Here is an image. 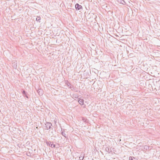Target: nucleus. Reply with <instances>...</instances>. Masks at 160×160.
Masks as SVG:
<instances>
[{"instance_id":"obj_1","label":"nucleus","mask_w":160,"mask_h":160,"mask_svg":"<svg viewBox=\"0 0 160 160\" xmlns=\"http://www.w3.org/2000/svg\"><path fill=\"white\" fill-rule=\"evenodd\" d=\"M46 144L48 146H50L52 148H55V145L53 143L51 144V142L50 141L47 142Z\"/></svg>"},{"instance_id":"obj_2","label":"nucleus","mask_w":160,"mask_h":160,"mask_svg":"<svg viewBox=\"0 0 160 160\" xmlns=\"http://www.w3.org/2000/svg\"><path fill=\"white\" fill-rule=\"evenodd\" d=\"M75 8L77 10H79L82 8V7L79 5L78 3H77L75 6Z\"/></svg>"},{"instance_id":"obj_3","label":"nucleus","mask_w":160,"mask_h":160,"mask_svg":"<svg viewBox=\"0 0 160 160\" xmlns=\"http://www.w3.org/2000/svg\"><path fill=\"white\" fill-rule=\"evenodd\" d=\"M46 127L47 129H50L51 128V126H52L51 123L49 122H47L45 124Z\"/></svg>"},{"instance_id":"obj_4","label":"nucleus","mask_w":160,"mask_h":160,"mask_svg":"<svg viewBox=\"0 0 160 160\" xmlns=\"http://www.w3.org/2000/svg\"><path fill=\"white\" fill-rule=\"evenodd\" d=\"M149 147L147 145L144 146L143 148L142 149V150L144 152H146L149 149Z\"/></svg>"},{"instance_id":"obj_5","label":"nucleus","mask_w":160,"mask_h":160,"mask_svg":"<svg viewBox=\"0 0 160 160\" xmlns=\"http://www.w3.org/2000/svg\"><path fill=\"white\" fill-rule=\"evenodd\" d=\"M78 102L81 105H82L84 104V101L82 99H79L78 100Z\"/></svg>"},{"instance_id":"obj_6","label":"nucleus","mask_w":160,"mask_h":160,"mask_svg":"<svg viewBox=\"0 0 160 160\" xmlns=\"http://www.w3.org/2000/svg\"><path fill=\"white\" fill-rule=\"evenodd\" d=\"M12 64H13L12 67H13V68L16 69L17 67V62H14L12 63Z\"/></svg>"},{"instance_id":"obj_7","label":"nucleus","mask_w":160,"mask_h":160,"mask_svg":"<svg viewBox=\"0 0 160 160\" xmlns=\"http://www.w3.org/2000/svg\"><path fill=\"white\" fill-rule=\"evenodd\" d=\"M117 1L118 2L123 4H124L125 3L124 0H117Z\"/></svg>"},{"instance_id":"obj_8","label":"nucleus","mask_w":160,"mask_h":160,"mask_svg":"<svg viewBox=\"0 0 160 160\" xmlns=\"http://www.w3.org/2000/svg\"><path fill=\"white\" fill-rule=\"evenodd\" d=\"M84 154H81L79 157L80 160H83L84 158Z\"/></svg>"},{"instance_id":"obj_9","label":"nucleus","mask_w":160,"mask_h":160,"mask_svg":"<svg viewBox=\"0 0 160 160\" xmlns=\"http://www.w3.org/2000/svg\"><path fill=\"white\" fill-rule=\"evenodd\" d=\"M22 93L23 94L24 96H25L28 98V97L27 96L26 93V92H25V91L23 90L22 92Z\"/></svg>"},{"instance_id":"obj_10","label":"nucleus","mask_w":160,"mask_h":160,"mask_svg":"<svg viewBox=\"0 0 160 160\" xmlns=\"http://www.w3.org/2000/svg\"><path fill=\"white\" fill-rule=\"evenodd\" d=\"M61 134L62 135L64 136L65 138H66V134H65V132L64 131H62V130H61Z\"/></svg>"},{"instance_id":"obj_11","label":"nucleus","mask_w":160,"mask_h":160,"mask_svg":"<svg viewBox=\"0 0 160 160\" xmlns=\"http://www.w3.org/2000/svg\"><path fill=\"white\" fill-rule=\"evenodd\" d=\"M40 20H41V18L39 17H38L36 19V20L37 21L39 22H40Z\"/></svg>"},{"instance_id":"obj_12","label":"nucleus","mask_w":160,"mask_h":160,"mask_svg":"<svg viewBox=\"0 0 160 160\" xmlns=\"http://www.w3.org/2000/svg\"><path fill=\"white\" fill-rule=\"evenodd\" d=\"M114 148H112V147H111L110 148H109V152H108V153H110L111 152H112V150Z\"/></svg>"},{"instance_id":"obj_13","label":"nucleus","mask_w":160,"mask_h":160,"mask_svg":"<svg viewBox=\"0 0 160 160\" xmlns=\"http://www.w3.org/2000/svg\"><path fill=\"white\" fill-rule=\"evenodd\" d=\"M109 148H108V147H107V148H106V149H105L106 151L107 152H109Z\"/></svg>"},{"instance_id":"obj_14","label":"nucleus","mask_w":160,"mask_h":160,"mask_svg":"<svg viewBox=\"0 0 160 160\" xmlns=\"http://www.w3.org/2000/svg\"><path fill=\"white\" fill-rule=\"evenodd\" d=\"M67 85L68 86H69L71 85L70 83L69 82L67 83Z\"/></svg>"},{"instance_id":"obj_15","label":"nucleus","mask_w":160,"mask_h":160,"mask_svg":"<svg viewBox=\"0 0 160 160\" xmlns=\"http://www.w3.org/2000/svg\"><path fill=\"white\" fill-rule=\"evenodd\" d=\"M70 88H71L72 90L74 89V88L73 87H70Z\"/></svg>"},{"instance_id":"obj_16","label":"nucleus","mask_w":160,"mask_h":160,"mask_svg":"<svg viewBox=\"0 0 160 160\" xmlns=\"http://www.w3.org/2000/svg\"><path fill=\"white\" fill-rule=\"evenodd\" d=\"M129 159H130V158H129ZM129 160H133V159H132L131 158V159L130 160V159H129Z\"/></svg>"}]
</instances>
